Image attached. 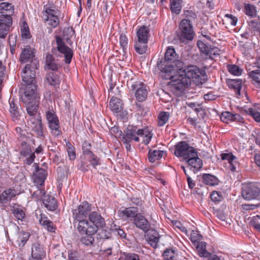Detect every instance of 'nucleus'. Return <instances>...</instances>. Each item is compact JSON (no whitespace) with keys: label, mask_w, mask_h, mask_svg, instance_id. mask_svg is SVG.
<instances>
[{"label":"nucleus","mask_w":260,"mask_h":260,"mask_svg":"<svg viewBox=\"0 0 260 260\" xmlns=\"http://www.w3.org/2000/svg\"><path fill=\"white\" fill-rule=\"evenodd\" d=\"M16 191L14 189L9 188L4 191L0 195V203H7L15 196Z\"/></svg>","instance_id":"nucleus-31"},{"label":"nucleus","mask_w":260,"mask_h":260,"mask_svg":"<svg viewBox=\"0 0 260 260\" xmlns=\"http://www.w3.org/2000/svg\"><path fill=\"white\" fill-rule=\"evenodd\" d=\"M39 102H35L30 104L25 105L27 113L30 116H34L37 112Z\"/></svg>","instance_id":"nucleus-48"},{"label":"nucleus","mask_w":260,"mask_h":260,"mask_svg":"<svg viewBox=\"0 0 260 260\" xmlns=\"http://www.w3.org/2000/svg\"><path fill=\"white\" fill-rule=\"evenodd\" d=\"M40 224L43 225L48 231L50 232H54L55 228L52 221H50L47 217L42 216L39 220Z\"/></svg>","instance_id":"nucleus-35"},{"label":"nucleus","mask_w":260,"mask_h":260,"mask_svg":"<svg viewBox=\"0 0 260 260\" xmlns=\"http://www.w3.org/2000/svg\"><path fill=\"white\" fill-rule=\"evenodd\" d=\"M46 79L49 84L51 85L56 86L59 85L60 83V79L58 75L52 72H50L47 74Z\"/></svg>","instance_id":"nucleus-34"},{"label":"nucleus","mask_w":260,"mask_h":260,"mask_svg":"<svg viewBox=\"0 0 260 260\" xmlns=\"http://www.w3.org/2000/svg\"><path fill=\"white\" fill-rule=\"evenodd\" d=\"M184 67V62L180 60L179 55L172 46L167 48L164 59H158L157 62V67L160 71L162 78L166 80L172 79L173 78L172 73Z\"/></svg>","instance_id":"nucleus-1"},{"label":"nucleus","mask_w":260,"mask_h":260,"mask_svg":"<svg viewBox=\"0 0 260 260\" xmlns=\"http://www.w3.org/2000/svg\"><path fill=\"white\" fill-rule=\"evenodd\" d=\"M21 99L25 105L39 102L40 96L38 93L36 85L35 84L26 85Z\"/></svg>","instance_id":"nucleus-6"},{"label":"nucleus","mask_w":260,"mask_h":260,"mask_svg":"<svg viewBox=\"0 0 260 260\" xmlns=\"http://www.w3.org/2000/svg\"><path fill=\"white\" fill-rule=\"evenodd\" d=\"M27 122L33 131L36 133L38 137L40 138L44 136L42 123L41 120L34 117H30L28 120Z\"/></svg>","instance_id":"nucleus-22"},{"label":"nucleus","mask_w":260,"mask_h":260,"mask_svg":"<svg viewBox=\"0 0 260 260\" xmlns=\"http://www.w3.org/2000/svg\"><path fill=\"white\" fill-rule=\"evenodd\" d=\"M12 24L11 14L2 12L0 13V38L6 37Z\"/></svg>","instance_id":"nucleus-9"},{"label":"nucleus","mask_w":260,"mask_h":260,"mask_svg":"<svg viewBox=\"0 0 260 260\" xmlns=\"http://www.w3.org/2000/svg\"><path fill=\"white\" fill-rule=\"evenodd\" d=\"M164 152L159 150H150L148 152V159L149 161L153 162L162 157Z\"/></svg>","instance_id":"nucleus-37"},{"label":"nucleus","mask_w":260,"mask_h":260,"mask_svg":"<svg viewBox=\"0 0 260 260\" xmlns=\"http://www.w3.org/2000/svg\"><path fill=\"white\" fill-rule=\"evenodd\" d=\"M163 257L166 260L175 259V250L172 248L167 249L163 253Z\"/></svg>","instance_id":"nucleus-54"},{"label":"nucleus","mask_w":260,"mask_h":260,"mask_svg":"<svg viewBox=\"0 0 260 260\" xmlns=\"http://www.w3.org/2000/svg\"><path fill=\"white\" fill-rule=\"evenodd\" d=\"M146 240L153 248H156L159 240V234L155 230H152L147 234Z\"/></svg>","instance_id":"nucleus-26"},{"label":"nucleus","mask_w":260,"mask_h":260,"mask_svg":"<svg viewBox=\"0 0 260 260\" xmlns=\"http://www.w3.org/2000/svg\"><path fill=\"white\" fill-rule=\"evenodd\" d=\"M202 239V236L197 231H192L190 235V240L193 243L200 242L199 241Z\"/></svg>","instance_id":"nucleus-60"},{"label":"nucleus","mask_w":260,"mask_h":260,"mask_svg":"<svg viewBox=\"0 0 260 260\" xmlns=\"http://www.w3.org/2000/svg\"><path fill=\"white\" fill-rule=\"evenodd\" d=\"M249 76L252 79L253 84L257 88H260V70H255L249 73Z\"/></svg>","instance_id":"nucleus-40"},{"label":"nucleus","mask_w":260,"mask_h":260,"mask_svg":"<svg viewBox=\"0 0 260 260\" xmlns=\"http://www.w3.org/2000/svg\"><path fill=\"white\" fill-rule=\"evenodd\" d=\"M196 248L199 255L201 257H208L210 253L206 250V243L205 242H198Z\"/></svg>","instance_id":"nucleus-39"},{"label":"nucleus","mask_w":260,"mask_h":260,"mask_svg":"<svg viewBox=\"0 0 260 260\" xmlns=\"http://www.w3.org/2000/svg\"><path fill=\"white\" fill-rule=\"evenodd\" d=\"M197 46L200 52L206 55V58L213 60L214 58L219 55V49L218 48L208 45L201 41H198Z\"/></svg>","instance_id":"nucleus-11"},{"label":"nucleus","mask_w":260,"mask_h":260,"mask_svg":"<svg viewBox=\"0 0 260 260\" xmlns=\"http://www.w3.org/2000/svg\"><path fill=\"white\" fill-rule=\"evenodd\" d=\"M140 131L142 132H141L139 136L143 138L142 142L144 144H148L152 138V134L147 129H140Z\"/></svg>","instance_id":"nucleus-43"},{"label":"nucleus","mask_w":260,"mask_h":260,"mask_svg":"<svg viewBox=\"0 0 260 260\" xmlns=\"http://www.w3.org/2000/svg\"><path fill=\"white\" fill-rule=\"evenodd\" d=\"M181 0H171V9L173 13L179 14L181 9Z\"/></svg>","instance_id":"nucleus-46"},{"label":"nucleus","mask_w":260,"mask_h":260,"mask_svg":"<svg viewBox=\"0 0 260 260\" xmlns=\"http://www.w3.org/2000/svg\"><path fill=\"white\" fill-rule=\"evenodd\" d=\"M186 160L189 170L192 171L194 174L198 172L202 167V160L198 157L197 153V155L190 156Z\"/></svg>","instance_id":"nucleus-21"},{"label":"nucleus","mask_w":260,"mask_h":260,"mask_svg":"<svg viewBox=\"0 0 260 260\" xmlns=\"http://www.w3.org/2000/svg\"><path fill=\"white\" fill-rule=\"evenodd\" d=\"M203 182L206 185L215 186L218 184L219 180L215 176L210 174H204L202 175Z\"/></svg>","instance_id":"nucleus-32"},{"label":"nucleus","mask_w":260,"mask_h":260,"mask_svg":"<svg viewBox=\"0 0 260 260\" xmlns=\"http://www.w3.org/2000/svg\"><path fill=\"white\" fill-rule=\"evenodd\" d=\"M222 160H226L230 164V168L231 171L236 170V166L237 165V158L232 153H222L220 155Z\"/></svg>","instance_id":"nucleus-29"},{"label":"nucleus","mask_w":260,"mask_h":260,"mask_svg":"<svg viewBox=\"0 0 260 260\" xmlns=\"http://www.w3.org/2000/svg\"><path fill=\"white\" fill-rule=\"evenodd\" d=\"M95 234H86L80 238L81 243L87 246H94V238L93 236Z\"/></svg>","instance_id":"nucleus-33"},{"label":"nucleus","mask_w":260,"mask_h":260,"mask_svg":"<svg viewBox=\"0 0 260 260\" xmlns=\"http://www.w3.org/2000/svg\"><path fill=\"white\" fill-rule=\"evenodd\" d=\"M122 105L121 100L116 97H112L109 103L111 110L116 113H118L122 110Z\"/></svg>","instance_id":"nucleus-30"},{"label":"nucleus","mask_w":260,"mask_h":260,"mask_svg":"<svg viewBox=\"0 0 260 260\" xmlns=\"http://www.w3.org/2000/svg\"><path fill=\"white\" fill-rule=\"evenodd\" d=\"M179 29L181 30V38L187 40L193 39L194 35L190 20H182L179 25Z\"/></svg>","instance_id":"nucleus-16"},{"label":"nucleus","mask_w":260,"mask_h":260,"mask_svg":"<svg viewBox=\"0 0 260 260\" xmlns=\"http://www.w3.org/2000/svg\"><path fill=\"white\" fill-rule=\"evenodd\" d=\"M44 206L49 211H54L57 208V204L55 199L52 196H45L43 199Z\"/></svg>","instance_id":"nucleus-27"},{"label":"nucleus","mask_w":260,"mask_h":260,"mask_svg":"<svg viewBox=\"0 0 260 260\" xmlns=\"http://www.w3.org/2000/svg\"><path fill=\"white\" fill-rule=\"evenodd\" d=\"M138 212L137 207H130L126 208L124 210L119 211V215L122 218H128L134 219L139 214Z\"/></svg>","instance_id":"nucleus-25"},{"label":"nucleus","mask_w":260,"mask_h":260,"mask_svg":"<svg viewBox=\"0 0 260 260\" xmlns=\"http://www.w3.org/2000/svg\"><path fill=\"white\" fill-rule=\"evenodd\" d=\"M30 237L28 232L21 231L18 234V237L17 240L19 247H23Z\"/></svg>","instance_id":"nucleus-36"},{"label":"nucleus","mask_w":260,"mask_h":260,"mask_svg":"<svg viewBox=\"0 0 260 260\" xmlns=\"http://www.w3.org/2000/svg\"><path fill=\"white\" fill-rule=\"evenodd\" d=\"M89 219L90 220L89 222L91 224L93 223L96 226L99 232V235H101V237L103 239H108L109 236L106 234H103V226L105 225V222L104 219L102 217L101 214L95 211L92 212L89 214Z\"/></svg>","instance_id":"nucleus-12"},{"label":"nucleus","mask_w":260,"mask_h":260,"mask_svg":"<svg viewBox=\"0 0 260 260\" xmlns=\"http://www.w3.org/2000/svg\"><path fill=\"white\" fill-rule=\"evenodd\" d=\"M178 74L176 79L172 80L170 84V90L177 96H180L183 92L190 85V81L188 78H184L183 74L175 71Z\"/></svg>","instance_id":"nucleus-3"},{"label":"nucleus","mask_w":260,"mask_h":260,"mask_svg":"<svg viewBox=\"0 0 260 260\" xmlns=\"http://www.w3.org/2000/svg\"><path fill=\"white\" fill-rule=\"evenodd\" d=\"M211 200L215 202L218 203L221 201L222 199V196L217 191H214L210 195Z\"/></svg>","instance_id":"nucleus-64"},{"label":"nucleus","mask_w":260,"mask_h":260,"mask_svg":"<svg viewBox=\"0 0 260 260\" xmlns=\"http://www.w3.org/2000/svg\"><path fill=\"white\" fill-rule=\"evenodd\" d=\"M10 105V113L12 117L17 118L19 116V112L18 111V105L16 103L14 99H10L9 100Z\"/></svg>","instance_id":"nucleus-38"},{"label":"nucleus","mask_w":260,"mask_h":260,"mask_svg":"<svg viewBox=\"0 0 260 260\" xmlns=\"http://www.w3.org/2000/svg\"><path fill=\"white\" fill-rule=\"evenodd\" d=\"M158 119V125L159 126H162L168 121L169 115L167 112H160L159 115Z\"/></svg>","instance_id":"nucleus-55"},{"label":"nucleus","mask_w":260,"mask_h":260,"mask_svg":"<svg viewBox=\"0 0 260 260\" xmlns=\"http://www.w3.org/2000/svg\"><path fill=\"white\" fill-rule=\"evenodd\" d=\"M174 154L177 157H182L183 159L186 160L190 156L197 155V151L193 147L190 146L186 141H181L175 146Z\"/></svg>","instance_id":"nucleus-5"},{"label":"nucleus","mask_w":260,"mask_h":260,"mask_svg":"<svg viewBox=\"0 0 260 260\" xmlns=\"http://www.w3.org/2000/svg\"><path fill=\"white\" fill-rule=\"evenodd\" d=\"M227 69L231 74L235 76H239L243 72V70L236 64H228Z\"/></svg>","instance_id":"nucleus-45"},{"label":"nucleus","mask_w":260,"mask_h":260,"mask_svg":"<svg viewBox=\"0 0 260 260\" xmlns=\"http://www.w3.org/2000/svg\"><path fill=\"white\" fill-rule=\"evenodd\" d=\"M77 229L81 234H95L98 231V228L93 223L92 224L86 219L74 221Z\"/></svg>","instance_id":"nucleus-13"},{"label":"nucleus","mask_w":260,"mask_h":260,"mask_svg":"<svg viewBox=\"0 0 260 260\" xmlns=\"http://www.w3.org/2000/svg\"><path fill=\"white\" fill-rule=\"evenodd\" d=\"M31 152H32L30 145L25 142H22L21 144V149L20 151V155H27Z\"/></svg>","instance_id":"nucleus-51"},{"label":"nucleus","mask_w":260,"mask_h":260,"mask_svg":"<svg viewBox=\"0 0 260 260\" xmlns=\"http://www.w3.org/2000/svg\"><path fill=\"white\" fill-rule=\"evenodd\" d=\"M137 40L135 43L136 51L140 54H145L147 48L149 28L145 25L141 26L137 32Z\"/></svg>","instance_id":"nucleus-2"},{"label":"nucleus","mask_w":260,"mask_h":260,"mask_svg":"<svg viewBox=\"0 0 260 260\" xmlns=\"http://www.w3.org/2000/svg\"><path fill=\"white\" fill-rule=\"evenodd\" d=\"M260 194V189L255 185L250 183L244 185L242 190L243 198L247 200L256 199Z\"/></svg>","instance_id":"nucleus-15"},{"label":"nucleus","mask_w":260,"mask_h":260,"mask_svg":"<svg viewBox=\"0 0 260 260\" xmlns=\"http://www.w3.org/2000/svg\"><path fill=\"white\" fill-rule=\"evenodd\" d=\"M46 64L48 69L52 71H57L58 70V65L55 62L52 55L50 54L46 55Z\"/></svg>","instance_id":"nucleus-41"},{"label":"nucleus","mask_w":260,"mask_h":260,"mask_svg":"<svg viewBox=\"0 0 260 260\" xmlns=\"http://www.w3.org/2000/svg\"><path fill=\"white\" fill-rule=\"evenodd\" d=\"M91 211V205L87 202H83L73 210L74 221L85 219Z\"/></svg>","instance_id":"nucleus-10"},{"label":"nucleus","mask_w":260,"mask_h":260,"mask_svg":"<svg viewBox=\"0 0 260 260\" xmlns=\"http://www.w3.org/2000/svg\"><path fill=\"white\" fill-rule=\"evenodd\" d=\"M12 5L10 3L6 2L2 3L0 4V13L5 12L11 14L13 13L12 10Z\"/></svg>","instance_id":"nucleus-52"},{"label":"nucleus","mask_w":260,"mask_h":260,"mask_svg":"<svg viewBox=\"0 0 260 260\" xmlns=\"http://www.w3.org/2000/svg\"><path fill=\"white\" fill-rule=\"evenodd\" d=\"M47 172L43 169H38L34 175V182L37 186H43L46 179Z\"/></svg>","instance_id":"nucleus-24"},{"label":"nucleus","mask_w":260,"mask_h":260,"mask_svg":"<svg viewBox=\"0 0 260 260\" xmlns=\"http://www.w3.org/2000/svg\"><path fill=\"white\" fill-rule=\"evenodd\" d=\"M133 223L137 228L145 233L147 232L150 228L148 220L141 213H139L134 219Z\"/></svg>","instance_id":"nucleus-20"},{"label":"nucleus","mask_w":260,"mask_h":260,"mask_svg":"<svg viewBox=\"0 0 260 260\" xmlns=\"http://www.w3.org/2000/svg\"><path fill=\"white\" fill-rule=\"evenodd\" d=\"M45 12L46 13L45 18H50L58 16V11L55 9H51L50 8H47L46 9Z\"/></svg>","instance_id":"nucleus-57"},{"label":"nucleus","mask_w":260,"mask_h":260,"mask_svg":"<svg viewBox=\"0 0 260 260\" xmlns=\"http://www.w3.org/2000/svg\"><path fill=\"white\" fill-rule=\"evenodd\" d=\"M44 21L48 25L52 26L53 28L56 27L59 23L58 16L50 18H45Z\"/></svg>","instance_id":"nucleus-53"},{"label":"nucleus","mask_w":260,"mask_h":260,"mask_svg":"<svg viewBox=\"0 0 260 260\" xmlns=\"http://www.w3.org/2000/svg\"><path fill=\"white\" fill-rule=\"evenodd\" d=\"M142 131L138 129L137 127L134 125H128L124 131V134L122 135L121 139L131 141L134 140L136 142L140 141L139 135L141 134Z\"/></svg>","instance_id":"nucleus-18"},{"label":"nucleus","mask_w":260,"mask_h":260,"mask_svg":"<svg viewBox=\"0 0 260 260\" xmlns=\"http://www.w3.org/2000/svg\"><path fill=\"white\" fill-rule=\"evenodd\" d=\"M56 41L57 50L64 54L65 62L69 64L73 55L72 50L64 44V42L59 36L56 37Z\"/></svg>","instance_id":"nucleus-17"},{"label":"nucleus","mask_w":260,"mask_h":260,"mask_svg":"<svg viewBox=\"0 0 260 260\" xmlns=\"http://www.w3.org/2000/svg\"><path fill=\"white\" fill-rule=\"evenodd\" d=\"M22 156H23L25 158V159L24 160V164L28 165L31 164L33 162L36 157L34 152H31L28 155H22Z\"/></svg>","instance_id":"nucleus-62"},{"label":"nucleus","mask_w":260,"mask_h":260,"mask_svg":"<svg viewBox=\"0 0 260 260\" xmlns=\"http://www.w3.org/2000/svg\"><path fill=\"white\" fill-rule=\"evenodd\" d=\"M127 84L131 85L132 90H136L135 96L139 102H143L146 99L148 92L145 85L141 82H137L134 84L132 80L127 82Z\"/></svg>","instance_id":"nucleus-14"},{"label":"nucleus","mask_w":260,"mask_h":260,"mask_svg":"<svg viewBox=\"0 0 260 260\" xmlns=\"http://www.w3.org/2000/svg\"><path fill=\"white\" fill-rule=\"evenodd\" d=\"M224 17L226 19V21L232 25L235 26L237 24L238 19L236 17L230 14H225Z\"/></svg>","instance_id":"nucleus-61"},{"label":"nucleus","mask_w":260,"mask_h":260,"mask_svg":"<svg viewBox=\"0 0 260 260\" xmlns=\"http://www.w3.org/2000/svg\"><path fill=\"white\" fill-rule=\"evenodd\" d=\"M32 198L37 200H43L45 196V191L42 186H37V190L34 191L31 194Z\"/></svg>","instance_id":"nucleus-44"},{"label":"nucleus","mask_w":260,"mask_h":260,"mask_svg":"<svg viewBox=\"0 0 260 260\" xmlns=\"http://www.w3.org/2000/svg\"><path fill=\"white\" fill-rule=\"evenodd\" d=\"M179 73L183 74L184 78H188L191 82L192 80L196 84L202 83V76L203 72L196 66L184 67L180 70H178Z\"/></svg>","instance_id":"nucleus-4"},{"label":"nucleus","mask_w":260,"mask_h":260,"mask_svg":"<svg viewBox=\"0 0 260 260\" xmlns=\"http://www.w3.org/2000/svg\"><path fill=\"white\" fill-rule=\"evenodd\" d=\"M249 225L255 230L260 232V216L256 215L252 217L249 222Z\"/></svg>","instance_id":"nucleus-47"},{"label":"nucleus","mask_w":260,"mask_h":260,"mask_svg":"<svg viewBox=\"0 0 260 260\" xmlns=\"http://www.w3.org/2000/svg\"><path fill=\"white\" fill-rule=\"evenodd\" d=\"M39 67V61L34 60L32 64H26L22 71V80L26 84H36V71Z\"/></svg>","instance_id":"nucleus-7"},{"label":"nucleus","mask_w":260,"mask_h":260,"mask_svg":"<svg viewBox=\"0 0 260 260\" xmlns=\"http://www.w3.org/2000/svg\"><path fill=\"white\" fill-rule=\"evenodd\" d=\"M220 119L224 123H229L230 121L242 122L243 119L238 114H233L230 112H223L221 113Z\"/></svg>","instance_id":"nucleus-23"},{"label":"nucleus","mask_w":260,"mask_h":260,"mask_svg":"<svg viewBox=\"0 0 260 260\" xmlns=\"http://www.w3.org/2000/svg\"><path fill=\"white\" fill-rule=\"evenodd\" d=\"M120 46L123 50L126 49L127 47L128 39L126 36L124 34H121L119 38Z\"/></svg>","instance_id":"nucleus-63"},{"label":"nucleus","mask_w":260,"mask_h":260,"mask_svg":"<svg viewBox=\"0 0 260 260\" xmlns=\"http://www.w3.org/2000/svg\"><path fill=\"white\" fill-rule=\"evenodd\" d=\"M12 212L18 220H22L25 216L24 211L19 207H14L12 209Z\"/></svg>","instance_id":"nucleus-50"},{"label":"nucleus","mask_w":260,"mask_h":260,"mask_svg":"<svg viewBox=\"0 0 260 260\" xmlns=\"http://www.w3.org/2000/svg\"><path fill=\"white\" fill-rule=\"evenodd\" d=\"M248 114L251 115L257 122H260V113L253 108H249L247 111Z\"/></svg>","instance_id":"nucleus-56"},{"label":"nucleus","mask_w":260,"mask_h":260,"mask_svg":"<svg viewBox=\"0 0 260 260\" xmlns=\"http://www.w3.org/2000/svg\"><path fill=\"white\" fill-rule=\"evenodd\" d=\"M226 83L229 88L233 89L237 95H240V91L242 88V79H228Z\"/></svg>","instance_id":"nucleus-28"},{"label":"nucleus","mask_w":260,"mask_h":260,"mask_svg":"<svg viewBox=\"0 0 260 260\" xmlns=\"http://www.w3.org/2000/svg\"><path fill=\"white\" fill-rule=\"evenodd\" d=\"M88 158L90 164L93 168H95L96 166L100 165V159L94 154L92 153L89 155Z\"/></svg>","instance_id":"nucleus-59"},{"label":"nucleus","mask_w":260,"mask_h":260,"mask_svg":"<svg viewBox=\"0 0 260 260\" xmlns=\"http://www.w3.org/2000/svg\"><path fill=\"white\" fill-rule=\"evenodd\" d=\"M44 252L43 247L38 243H34L31 248V255L35 256H43Z\"/></svg>","instance_id":"nucleus-42"},{"label":"nucleus","mask_w":260,"mask_h":260,"mask_svg":"<svg viewBox=\"0 0 260 260\" xmlns=\"http://www.w3.org/2000/svg\"><path fill=\"white\" fill-rule=\"evenodd\" d=\"M247 24L248 25V29L250 30L258 31L259 29V22L257 20L252 19L250 18L247 20Z\"/></svg>","instance_id":"nucleus-49"},{"label":"nucleus","mask_w":260,"mask_h":260,"mask_svg":"<svg viewBox=\"0 0 260 260\" xmlns=\"http://www.w3.org/2000/svg\"><path fill=\"white\" fill-rule=\"evenodd\" d=\"M46 117L51 134L55 137H58L61 134L59 126V121L55 112L53 109H49L46 112Z\"/></svg>","instance_id":"nucleus-8"},{"label":"nucleus","mask_w":260,"mask_h":260,"mask_svg":"<svg viewBox=\"0 0 260 260\" xmlns=\"http://www.w3.org/2000/svg\"><path fill=\"white\" fill-rule=\"evenodd\" d=\"M35 50L27 47L24 48L20 54L19 60L21 63H27L28 64H32L34 60L39 61V60L35 57Z\"/></svg>","instance_id":"nucleus-19"},{"label":"nucleus","mask_w":260,"mask_h":260,"mask_svg":"<svg viewBox=\"0 0 260 260\" xmlns=\"http://www.w3.org/2000/svg\"><path fill=\"white\" fill-rule=\"evenodd\" d=\"M246 14L251 17H253L256 14L255 7L250 4H247L245 6Z\"/></svg>","instance_id":"nucleus-58"}]
</instances>
